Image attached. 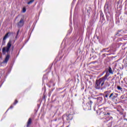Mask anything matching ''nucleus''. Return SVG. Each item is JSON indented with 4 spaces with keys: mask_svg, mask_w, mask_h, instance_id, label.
Segmentation results:
<instances>
[{
    "mask_svg": "<svg viewBox=\"0 0 127 127\" xmlns=\"http://www.w3.org/2000/svg\"><path fill=\"white\" fill-rule=\"evenodd\" d=\"M103 50H104V51H105V50H105V49H104Z\"/></svg>",
    "mask_w": 127,
    "mask_h": 127,
    "instance_id": "21",
    "label": "nucleus"
},
{
    "mask_svg": "<svg viewBox=\"0 0 127 127\" xmlns=\"http://www.w3.org/2000/svg\"><path fill=\"white\" fill-rule=\"evenodd\" d=\"M117 89H118V90H119L120 91H123V88L122 87H121V86H117Z\"/></svg>",
    "mask_w": 127,
    "mask_h": 127,
    "instance_id": "14",
    "label": "nucleus"
},
{
    "mask_svg": "<svg viewBox=\"0 0 127 127\" xmlns=\"http://www.w3.org/2000/svg\"><path fill=\"white\" fill-rule=\"evenodd\" d=\"M118 96L119 94L116 93H112L110 95L109 99H111L112 100H114L115 99H117Z\"/></svg>",
    "mask_w": 127,
    "mask_h": 127,
    "instance_id": "4",
    "label": "nucleus"
},
{
    "mask_svg": "<svg viewBox=\"0 0 127 127\" xmlns=\"http://www.w3.org/2000/svg\"><path fill=\"white\" fill-rule=\"evenodd\" d=\"M31 123H32V120H31V118H30V119H29L28 121L27 122V127H29V126H30V125H31Z\"/></svg>",
    "mask_w": 127,
    "mask_h": 127,
    "instance_id": "10",
    "label": "nucleus"
},
{
    "mask_svg": "<svg viewBox=\"0 0 127 127\" xmlns=\"http://www.w3.org/2000/svg\"><path fill=\"white\" fill-rule=\"evenodd\" d=\"M19 33V30H18V31L17 32V36L18 35V34ZM16 36V37H17V36Z\"/></svg>",
    "mask_w": 127,
    "mask_h": 127,
    "instance_id": "19",
    "label": "nucleus"
},
{
    "mask_svg": "<svg viewBox=\"0 0 127 127\" xmlns=\"http://www.w3.org/2000/svg\"><path fill=\"white\" fill-rule=\"evenodd\" d=\"M12 108H13V106H11L10 107V109H12Z\"/></svg>",
    "mask_w": 127,
    "mask_h": 127,
    "instance_id": "20",
    "label": "nucleus"
},
{
    "mask_svg": "<svg viewBox=\"0 0 127 127\" xmlns=\"http://www.w3.org/2000/svg\"><path fill=\"white\" fill-rule=\"evenodd\" d=\"M90 107H92V105L93 104V101L90 100V102L88 103Z\"/></svg>",
    "mask_w": 127,
    "mask_h": 127,
    "instance_id": "13",
    "label": "nucleus"
},
{
    "mask_svg": "<svg viewBox=\"0 0 127 127\" xmlns=\"http://www.w3.org/2000/svg\"><path fill=\"white\" fill-rule=\"evenodd\" d=\"M9 55H7L6 56L5 60L3 61V63H7V62L8 61V60H9Z\"/></svg>",
    "mask_w": 127,
    "mask_h": 127,
    "instance_id": "7",
    "label": "nucleus"
},
{
    "mask_svg": "<svg viewBox=\"0 0 127 127\" xmlns=\"http://www.w3.org/2000/svg\"><path fill=\"white\" fill-rule=\"evenodd\" d=\"M107 72L109 73V75H110V74H113V69H112V68H111V67H109L108 71H107L106 73Z\"/></svg>",
    "mask_w": 127,
    "mask_h": 127,
    "instance_id": "12",
    "label": "nucleus"
},
{
    "mask_svg": "<svg viewBox=\"0 0 127 127\" xmlns=\"http://www.w3.org/2000/svg\"><path fill=\"white\" fill-rule=\"evenodd\" d=\"M109 76H110V74L108 72H107L106 75L103 77H102L99 79L96 80V82H97L98 84H99L100 85L103 87V86H104V84H105V81L107 80Z\"/></svg>",
    "mask_w": 127,
    "mask_h": 127,
    "instance_id": "1",
    "label": "nucleus"
},
{
    "mask_svg": "<svg viewBox=\"0 0 127 127\" xmlns=\"http://www.w3.org/2000/svg\"><path fill=\"white\" fill-rule=\"evenodd\" d=\"M72 119H73V116L71 115L67 116V117L66 118V120L67 121H71L72 120Z\"/></svg>",
    "mask_w": 127,
    "mask_h": 127,
    "instance_id": "11",
    "label": "nucleus"
},
{
    "mask_svg": "<svg viewBox=\"0 0 127 127\" xmlns=\"http://www.w3.org/2000/svg\"><path fill=\"white\" fill-rule=\"evenodd\" d=\"M97 103L98 104H101L103 101V97H99L96 98Z\"/></svg>",
    "mask_w": 127,
    "mask_h": 127,
    "instance_id": "6",
    "label": "nucleus"
},
{
    "mask_svg": "<svg viewBox=\"0 0 127 127\" xmlns=\"http://www.w3.org/2000/svg\"><path fill=\"white\" fill-rule=\"evenodd\" d=\"M24 17H22L17 24L18 27L19 28H20V27H22V26L24 25Z\"/></svg>",
    "mask_w": 127,
    "mask_h": 127,
    "instance_id": "3",
    "label": "nucleus"
},
{
    "mask_svg": "<svg viewBox=\"0 0 127 127\" xmlns=\"http://www.w3.org/2000/svg\"><path fill=\"white\" fill-rule=\"evenodd\" d=\"M9 35V33H7L4 37L3 38V43H5V39L8 37V35Z\"/></svg>",
    "mask_w": 127,
    "mask_h": 127,
    "instance_id": "8",
    "label": "nucleus"
},
{
    "mask_svg": "<svg viewBox=\"0 0 127 127\" xmlns=\"http://www.w3.org/2000/svg\"><path fill=\"white\" fill-rule=\"evenodd\" d=\"M17 103H18V102L17 101V100H15V102L13 103V105H16L17 104Z\"/></svg>",
    "mask_w": 127,
    "mask_h": 127,
    "instance_id": "16",
    "label": "nucleus"
},
{
    "mask_svg": "<svg viewBox=\"0 0 127 127\" xmlns=\"http://www.w3.org/2000/svg\"><path fill=\"white\" fill-rule=\"evenodd\" d=\"M34 1V0H31L30 1L28 2V4H31Z\"/></svg>",
    "mask_w": 127,
    "mask_h": 127,
    "instance_id": "15",
    "label": "nucleus"
},
{
    "mask_svg": "<svg viewBox=\"0 0 127 127\" xmlns=\"http://www.w3.org/2000/svg\"><path fill=\"white\" fill-rule=\"evenodd\" d=\"M105 98H108L110 94H111V91H106L105 92Z\"/></svg>",
    "mask_w": 127,
    "mask_h": 127,
    "instance_id": "9",
    "label": "nucleus"
},
{
    "mask_svg": "<svg viewBox=\"0 0 127 127\" xmlns=\"http://www.w3.org/2000/svg\"><path fill=\"white\" fill-rule=\"evenodd\" d=\"M95 88L97 90H103V89H104V88L100 85V84H99V83H98L97 81H96L95 83Z\"/></svg>",
    "mask_w": 127,
    "mask_h": 127,
    "instance_id": "5",
    "label": "nucleus"
},
{
    "mask_svg": "<svg viewBox=\"0 0 127 127\" xmlns=\"http://www.w3.org/2000/svg\"><path fill=\"white\" fill-rule=\"evenodd\" d=\"M110 115H111V114L107 113V114H105V116H107V117H109V116H110Z\"/></svg>",
    "mask_w": 127,
    "mask_h": 127,
    "instance_id": "18",
    "label": "nucleus"
},
{
    "mask_svg": "<svg viewBox=\"0 0 127 127\" xmlns=\"http://www.w3.org/2000/svg\"><path fill=\"white\" fill-rule=\"evenodd\" d=\"M11 47V41L10 40L7 44L6 47H3L2 49V52L3 54H5V53H8L9 49Z\"/></svg>",
    "mask_w": 127,
    "mask_h": 127,
    "instance_id": "2",
    "label": "nucleus"
},
{
    "mask_svg": "<svg viewBox=\"0 0 127 127\" xmlns=\"http://www.w3.org/2000/svg\"><path fill=\"white\" fill-rule=\"evenodd\" d=\"M22 11L23 12H25V11H26V9L25 7L23 8Z\"/></svg>",
    "mask_w": 127,
    "mask_h": 127,
    "instance_id": "17",
    "label": "nucleus"
}]
</instances>
